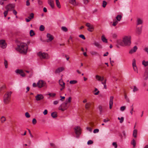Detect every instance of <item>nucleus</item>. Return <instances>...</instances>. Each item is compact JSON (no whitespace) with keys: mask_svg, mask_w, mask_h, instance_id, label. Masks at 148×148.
<instances>
[{"mask_svg":"<svg viewBox=\"0 0 148 148\" xmlns=\"http://www.w3.org/2000/svg\"><path fill=\"white\" fill-rule=\"evenodd\" d=\"M56 4L57 7L60 8H61V5L60 3L58 0H56Z\"/></svg>","mask_w":148,"mask_h":148,"instance_id":"obj_30","label":"nucleus"},{"mask_svg":"<svg viewBox=\"0 0 148 148\" xmlns=\"http://www.w3.org/2000/svg\"><path fill=\"white\" fill-rule=\"evenodd\" d=\"M47 39L46 40V41L48 42H51L54 38L53 35L49 33L47 34Z\"/></svg>","mask_w":148,"mask_h":148,"instance_id":"obj_8","label":"nucleus"},{"mask_svg":"<svg viewBox=\"0 0 148 148\" xmlns=\"http://www.w3.org/2000/svg\"><path fill=\"white\" fill-rule=\"evenodd\" d=\"M95 78L96 79L99 81H102L104 79L103 77H101L98 75H96Z\"/></svg>","mask_w":148,"mask_h":148,"instance_id":"obj_20","label":"nucleus"},{"mask_svg":"<svg viewBox=\"0 0 148 148\" xmlns=\"http://www.w3.org/2000/svg\"><path fill=\"white\" fill-rule=\"evenodd\" d=\"M51 116L53 118H55L57 117V113L56 112H54L51 113Z\"/></svg>","mask_w":148,"mask_h":148,"instance_id":"obj_27","label":"nucleus"},{"mask_svg":"<svg viewBox=\"0 0 148 148\" xmlns=\"http://www.w3.org/2000/svg\"><path fill=\"white\" fill-rule=\"evenodd\" d=\"M14 7L15 5L14 4H10L7 6L6 8L7 10L9 11L12 8H14Z\"/></svg>","mask_w":148,"mask_h":148,"instance_id":"obj_17","label":"nucleus"},{"mask_svg":"<svg viewBox=\"0 0 148 148\" xmlns=\"http://www.w3.org/2000/svg\"><path fill=\"white\" fill-rule=\"evenodd\" d=\"M90 54L92 56L96 55H98V53L97 52L95 51H92L90 52Z\"/></svg>","mask_w":148,"mask_h":148,"instance_id":"obj_33","label":"nucleus"},{"mask_svg":"<svg viewBox=\"0 0 148 148\" xmlns=\"http://www.w3.org/2000/svg\"><path fill=\"white\" fill-rule=\"evenodd\" d=\"M144 50L147 52V53L148 54V48L147 47H146L144 49Z\"/></svg>","mask_w":148,"mask_h":148,"instance_id":"obj_64","label":"nucleus"},{"mask_svg":"<svg viewBox=\"0 0 148 148\" xmlns=\"http://www.w3.org/2000/svg\"><path fill=\"white\" fill-rule=\"evenodd\" d=\"M64 68L63 67H61L58 68L55 71V73H60L63 71Z\"/></svg>","mask_w":148,"mask_h":148,"instance_id":"obj_19","label":"nucleus"},{"mask_svg":"<svg viewBox=\"0 0 148 148\" xmlns=\"http://www.w3.org/2000/svg\"><path fill=\"white\" fill-rule=\"evenodd\" d=\"M117 37V35L116 34H112V37L114 38H116Z\"/></svg>","mask_w":148,"mask_h":148,"instance_id":"obj_56","label":"nucleus"},{"mask_svg":"<svg viewBox=\"0 0 148 148\" xmlns=\"http://www.w3.org/2000/svg\"><path fill=\"white\" fill-rule=\"evenodd\" d=\"M77 83V81L75 80H71L70 81V84H75Z\"/></svg>","mask_w":148,"mask_h":148,"instance_id":"obj_41","label":"nucleus"},{"mask_svg":"<svg viewBox=\"0 0 148 148\" xmlns=\"http://www.w3.org/2000/svg\"><path fill=\"white\" fill-rule=\"evenodd\" d=\"M36 100L37 101H39L44 98L42 94H37L35 97Z\"/></svg>","mask_w":148,"mask_h":148,"instance_id":"obj_12","label":"nucleus"},{"mask_svg":"<svg viewBox=\"0 0 148 148\" xmlns=\"http://www.w3.org/2000/svg\"><path fill=\"white\" fill-rule=\"evenodd\" d=\"M86 25L88 27V30L90 32H92L93 30V27L92 25H91L89 23H87L86 24Z\"/></svg>","mask_w":148,"mask_h":148,"instance_id":"obj_13","label":"nucleus"},{"mask_svg":"<svg viewBox=\"0 0 148 148\" xmlns=\"http://www.w3.org/2000/svg\"><path fill=\"white\" fill-rule=\"evenodd\" d=\"M86 129L87 130H88L90 132H91L92 130V129L91 128L89 127H87Z\"/></svg>","mask_w":148,"mask_h":148,"instance_id":"obj_62","label":"nucleus"},{"mask_svg":"<svg viewBox=\"0 0 148 148\" xmlns=\"http://www.w3.org/2000/svg\"><path fill=\"white\" fill-rule=\"evenodd\" d=\"M30 35L31 36H32L35 35V33L32 30L30 31Z\"/></svg>","mask_w":148,"mask_h":148,"instance_id":"obj_42","label":"nucleus"},{"mask_svg":"<svg viewBox=\"0 0 148 148\" xmlns=\"http://www.w3.org/2000/svg\"><path fill=\"white\" fill-rule=\"evenodd\" d=\"M13 14L15 15H16L17 14V12L16 11V10H13Z\"/></svg>","mask_w":148,"mask_h":148,"instance_id":"obj_63","label":"nucleus"},{"mask_svg":"<svg viewBox=\"0 0 148 148\" xmlns=\"http://www.w3.org/2000/svg\"><path fill=\"white\" fill-rule=\"evenodd\" d=\"M68 107V104L65 102L63 103L61 106L59 107V109L61 110L62 111H64Z\"/></svg>","mask_w":148,"mask_h":148,"instance_id":"obj_5","label":"nucleus"},{"mask_svg":"<svg viewBox=\"0 0 148 148\" xmlns=\"http://www.w3.org/2000/svg\"><path fill=\"white\" fill-rule=\"evenodd\" d=\"M37 86L39 88H41L45 86V83L42 80H39L37 83Z\"/></svg>","mask_w":148,"mask_h":148,"instance_id":"obj_9","label":"nucleus"},{"mask_svg":"<svg viewBox=\"0 0 148 148\" xmlns=\"http://www.w3.org/2000/svg\"><path fill=\"white\" fill-rule=\"evenodd\" d=\"M142 30V27H137L136 30V33L139 35L141 33Z\"/></svg>","mask_w":148,"mask_h":148,"instance_id":"obj_21","label":"nucleus"},{"mask_svg":"<svg viewBox=\"0 0 148 148\" xmlns=\"http://www.w3.org/2000/svg\"><path fill=\"white\" fill-rule=\"evenodd\" d=\"M28 132H29V134H30V136H31V137L32 138H33V135L31 134L30 130L29 129H28Z\"/></svg>","mask_w":148,"mask_h":148,"instance_id":"obj_59","label":"nucleus"},{"mask_svg":"<svg viewBox=\"0 0 148 148\" xmlns=\"http://www.w3.org/2000/svg\"><path fill=\"white\" fill-rule=\"evenodd\" d=\"M131 144L133 145L134 147H135L136 145V142L135 140L134 139H133L131 141Z\"/></svg>","mask_w":148,"mask_h":148,"instance_id":"obj_35","label":"nucleus"},{"mask_svg":"<svg viewBox=\"0 0 148 148\" xmlns=\"http://www.w3.org/2000/svg\"><path fill=\"white\" fill-rule=\"evenodd\" d=\"M6 121V119L5 116H2L1 118V122L2 123H3Z\"/></svg>","mask_w":148,"mask_h":148,"instance_id":"obj_31","label":"nucleus"},{"mask_svg":"<svg viewBox=\"0 0 148 148\" xmlns=\"http://www.w3.org/2000/svg\"><path fill=\"white\" fill-rule=\"evenodd\" d=\"M91 105V103L90 102L87 103L85 105V107L86 109H88L90 107Z\"/></svg>","mask_w":148,"mask_h":148,"instance_id":"obj_26","label":"nucleus"},{"mask_svg":"<svg viewBox=\"0 0 148 148\" xmlns=\"http://www.w3.org/2000/svg\"><path fill=\"white\" fill-rule=\"evenodd\" d=\"M93 143V142L92 140H89V141H88V142H87V144L88 145H90V144H92Z\"/></svg>","mask_w":148,"mask_h":148,"instance_id":"obj_53","label":"nucleus"},{"mask_svg":"<svg viewBox=\"0 0 148 148\" xmlns=\"http://www.w3.org/2000/svg\"><path fill=\"white\" fill-rule=\"evenodd\" d=\"M147 74V75L148 76V67L147 68L145 72V75Z\"/></svg>","mask_w":148,"mask_h":148,"instance_id":"obj_58","label":"nucleus"},{"mask_svg":"<svg viewBox=\"0 0 148 148\" xmlns=\"http://www.w3.org/2000/svg\"><path fill=\"white\" fill-rule=\"evenodd\" d=\"M131 110L130 112V113H131V114H133V110L134 108L133 107V106L132 105L131 106Z\"/></svg>","mask_w":148,"mask_h":148,"instance_id":"obj_57","label":"nucleus"},{"mask_svg":"<svg viewBox=\"0 0 148 148\" xmlns=\"http://www.w3.org/2000/svg\"><path fill=\"white\" fill-rule=\"evenodd\" d=\"M48 2L52 8H53L54 7V4L53 0H48Z\"/></svg>","mask_w":148,"mask_h":148,"instance_id":"obj_18","label":"nucleus"},{"mask_svg":"<svg viewBox=\"0 0 148 148\" xmlns=\"http://www.w3.org/2000/svg\"><path fill=\"white\" fill-rule=\"evenodd\" d=\"M125 106H122L120 108V110L121 111H123L125 110Z\"/></svg>","mask_w":148,"mask_h":148,"instance_id":"obj_49","label":"nucleus"},{"mask_svg":"<svg viewBox=\"0 0 148 148\" xmlns=\"http://www.w3.org/2000/svg\"><path fill=\"white\" fill-rule=\"evenodd\" d=\"M7 45L4 40H1L0 41V47L3 49L6 48Z\"/></svg>","mask_w":148,"mask_h":148,"instance_id":"obj_11","label":"nucleus"},{"mask_svg":"<svg viewBox=\"0 0 148 148\" xmlns=\"http://www.w3.org/2000/svg\"><path fill=\"white\" fill-rule=\"evenodd\" d=\"M34 14L33 13H31L28 17V18L30 19H32L34 18Z\"/></svg>","mask_w":148,"mask_h":148,"instance_id":"obj_37","label":"nucleus"},{"mask_svg":"<svg viewBox=\"0 0 148 148\" xmlns=\"http://www.w3.org/2000/svg\"><path fill=\"white\" fill-rule=\"evenodd\" d=\"M75 132L77 136H79L81 134V129L79 126L75 127L74 128Z\"/></svg>","mask_w":148,"mask_h":148,"instance_id":"obj_7","label":"nucleus"},{"mask_svg":"<svg viewBox=\"0 0 148 148\" xmlns=\"http://www.w3.org/2000/svg\"><path fill=\"white\" fill-rule=\"evenodd\" d=\"M99 132V130L97 129H95L93 131V132L94 133H96L98 132Z\"/></svg>","mask_w":148,"mask_h":148,"instance_id":"obj_55","label":"nucleus"},{"mask_svg":"<svg viewBox=\"0 0 148 148\" xmlns=\"http://www.w3.org/2000/svg\"><path fill=\"white\" fill-rule=\"evenodd\" d=\"M84 3L85 4H87L88 2V0H84Z\"/></svg>","mask_w":148,"mask_h":148,"instance_id":"obj_61","label":"nucleus"},{"mask_svg":"<svg viewBox=\"0 0 148 148\" xmlns=\"http://www.w3.org/2000/svg\"><path fill=\"white\" fill-rule=\"evenodd\" d=\"M131 37L130 36H125L123 38V42L120 43V45L122 46H130L131 44Z\"/></svg>","mask_w":148,"mask_h":148,"instance_id":"obj_2","label":"nucleus"},{"mask_svg":"<svg viewBox=\"0 0 148 148\" xmlns=\"http://www.w3.org/2000/svg\"><path fill=\"white\" fill-rule=\"evenodd\" d=\"M143 23V21L140 18H138L137 19V25L142 24Z\"/></svg>","mask_w":148,"mask_h":148,"instance_id":"obj_25","label":"nucleus"},{"mask_svg":"<svg viewBox=\"0 0 148 148\" xmlns=\"http://www.w3.org/2000/svg\"><path fill=\"white\" fill-rule=\"evenodd\" d=\"M38 54L41 58H47L48 54L47 53L40 52L38 53Z\"/></svg>","mask_w":148,"mask_h":148,"instance_id":"obj_6","label":"nucleus"},{"mask_svg":"<svg viewBox=\"0 0 148 148\" xmlns=\"http://www.w3.org/2000/svg\"><path fill=\"white\" fill-rule=\"evenodd\" d=\"M37 123L36 120L35 119H33L32 120V123L33 124L35 125Z\"/></svg>","mask_w":148,"mask_h":148,"instance_id":"obj_48","label":"nucleus"},{"mask_svg":"<svg viewBox=\"0 0 148 148\" xmlns=\"http://www.w3.org/2000/svg\"><path fill=\"white\" fill-rule=\"evenodd\" d=\"M107 3L105 1H103V5L102 6L103 8H105L106 7V5H107Z\"/></svg>","mask_w":148,"mask_h":148,"instance_id":"obj_44","label":"nucleus"},{"mask_svg":"<svg viewBox=\"0 0 148 148\" xmlns=\"http://www.w3.org/2000/svg\"><path fill=\"white\" fill-rule=\"evenodd\" d=\"M47 110H45L43 112V113L44 115H46L47 114Z\"/></svg>","mask_w":148,"mask_h":148,"instance_id":"obj_60","label":"nucleus"},{"mask_svg":"<svg viewBox=\"0 0 148 148\" xmlns=\"http://www.w3.org/2000/svg\"><path fill=\"white\" fill-rule=\"evenodd\" d=\"M79 37L81 38H82V39L85 40L86 39L84 36L82 34H80L79 36Z\"/></svg>","mask_w":148,"mask_h":148,"instance_id":"obj_47","label":"nucleus"},{"mask_svg":"<svg viewBox=\"0 0 148 148\" xmlns=\"http://www.w3.org/2000/svg\"><path fill=\"white\" fill-rule=\"evenodd\" d=\"M71 97H69L68 99H66L65 102L67 103L68 104V103H70L71 101Z\"/></svg>","mask_w":148,"mask_h":148,"instance_id":"obj_38","label":"nucleus"},{"mask_svg":"<svg viewBox=\"0 0 148 148\" xmlns=\"http://www.w3.org/2000/svg\"><path fill=\"white\" fill-rule=\"evenodd\" d=\"M142 64L145 66H148V61H145V60H143L142 62Z\"/></svg>","mask_w":148,"mask_h":148,"instance_id":"obj_32","label":"nucleus"},{"mask_svg":"<svg viewBox=\"0 0 148 148\" xmlns=\"http://www.w3.org/2000/svg\"><path fill=\"white\" fill-rule=\"evenodd\" d=\"M118 119L119 120H120V123H122L124 121V118L123 117H122L121 118L118 117Z\"/></svg>","mask_w":148,"mask_h":148,"instance_id":"obj_39","label":"nucleus"},{"mask_svg":"<svg viewBox=\"0 0 148 148\" xmlns=\"http://www.w3.org/2000/svg\"><path fill=\"white\" fill-rule=\"evenodd\" d=\"M59 84L62 86L63 87V88L65 87V83L64 82L62 79H60L59 81Z\"/></svg>","mask_w":148,"mask_h":148,"instance_id":"obj_22","label":"nucleus"},{"mask_svg":"<svg viewBox=\"0 0 148 148\" xmlns=\"http://www.w3.org/2000/svg\"><path fill=\"white\" fill-rule=\"evenodd\" d=\"M12 93L11 91L7 92L4 95L3 102L5 104H8L10 102Z\"/></svg>","mask_w":148,"mask_h":148,"instance_id":"obj_3","label":"nucleus"},{"mask_svg":"<svg viewBox=\"0 0 148 148\" xmlns=\"http://www.w3.org/2000/svg\"><path fill=\"white\" fill-rule=\"evenodd\" d=\"M8 11L7 10L4 11V15L5 17L7 16L8 13Z\"/></svg>","mask_w":148,"mask_h":148,"instance_id":"obj_52","label":"nucleus"},{"mask_svg":"<svg viewBox=\"0 0 148 148\" xmlns=\"http://www.w3.org/2000/svg\"><path fill=\"white\" fill-rule=\"evenodd\" d=\"M114 97L113 96H111L110 98V102H109V108L110 109H111L113 105V99Z\"/></svg>","mask_w":148,"mask_h":148,"instance_id":"obj_14","label":"nucleus"},{"mask_svg":"<svg viewBox=\"0 0 148 148\" xmlns=\"http://www.w3.org/2000/svg\"><path fill=\"white\" fill-rule=\"evenodd\" d=\"M137 130L135 129L134 130L133 136L135 138L137 137Z\"/></svg>","mask_w":148,"mask_h":148,"instance_id":"obj_28","label":"nucleus"},{"mask_svg":"<svg viewBox=\"0 0 148 148\" xmlns=\"http://www.w3.org/2000/svg\"><path fill=\"white\" fill-rule=\"evenodd\" d=\"M137 47L136 46H134L133 48L129 52V53L132 54L135 52L137 49Z\"/></svg>","mask_w":148,"mask_h":148,"instance_id":"obj_16","label":"nucleus"},{"mask_svg":"<svg viewBox=\"0 0 148 148\" xmlns=\"http://www.w3.org/2000/svg\"><path fill=\"white\" fill-rule=\"evenodd\" d=\"M112 145L114 146L115 148H116L117 147V145L116 142H113L112 143Z\"/></svg>","mask_w":148,"mask_h":148,"instance_id":"obj_51","label":"nucleus"},{"mask_svg":"<svg viewBox=\"0 0 148 148\" xmlns=\"http://www.w3.org/2000/svg\"><path fill=\"white\" fill-rule=\"evenodd\" d=\"M25 71L26 73L29 74V77H31L32 76L33 73V72L32 70H30L29 71L25 70Z\"/></svg>","mask_w":148,"mask_h":148,"instance_id":"obj_23","label":"nucleus"},{"mask_svg":"<svg viewBox=\"0 0 148 148\" xmlns=\"http://www.w3.org/2000/svg\"><path fill=\"white\" fill-rule=\"evenodd\" d=\"M99 110L101 113H102V107L101 106H100L99 107Z\"/></svg>","mask_w":148,"mask_h":148,"instance_id":"obj_54","label":"nucleus"},{"mask_svg":"<svg viewBox=\"0 0 148 148\" xmlns=\"http://www.w3.org/2000/svg\"><path fill=\"white\" fill-rule=\"evenodd\" d=\"M61 29L64 32H67L68 30L67 28L65 27L62 26L61 28Z\"/></svg>","mask_w":148,"mask_h":148,"instance_id":"obj_36","label":"nucleus"},{"mask_svg":"<svg viewBox=\"0 0 148 148\" xmlns=\"http://www.w3.org/2000/svg\"><path fill=\"white\" fill-rule=\"evenodd\" d=\"M134 89L133 90V91L134 92H135L137 91L138 90V89L136 86H134Z\"/></svg>","mask_w":148,"mask_h":148,"instance_id":"obj_50","label":"nucleus"},{"mask_svg":"<svg viewBox=\"0 0 148 148\" xmlns=\"http://www.w3.org/2000/svg\"><path fill=\"white\" fill-rule=\"evenodd\" d=\"M94 45L97 47L99 48H101L102 47L101 45H100L98 42L95 41L94 42Z\"/></svg>","mask_w":148,"mask_h":148,"instance_id":"obj_24","label":"nucleus"},{"mask_svg":"<svg viewBox=\"0 0 148 148\" xmlns=\"http://www.w3.org/2000/svg\"><path fill=\"white\" fill-rule=\"evenodd\" d=\"M122 18V16L120 15H118L116 17V19H114L113 20V23L112 25L113 26H116L118 23V22L120 21Z\"/></svg>","mask_w":148,"mask_h":148,"instance_id":"obj_4","label":"nucleus"},{"mask_svg":"<svg viewBox=\"0 0 148 148\" xmlns=\"http://www.w3.org/2000/svg\"><path fill=\"white\" fill-rule=\"evenodd\" d=\"M48 95L50 97H54L56 95V94L54 93H50Z\"/></svg>","mask_w":148,"mask_h":148,"instance_id":"obj_46","label":"nucleus"},{"mask_svg":"<svg viewBox=\"0 0 148 148\" xmlns=\"http://www.w3.org/2000/svg\"><path fill=\"white\" fill-rule=\"evenodd\" d=\"M16 73L20 74L22 77H24L25 76V74L24 73L22 70L17 69L16 71Z\"/></svg>","mask_w":148,"mask_h":148,"instance_id":"obj_10","label":"nucleus"},{"mask_svg":"<svg viewBox=\"0 0 148 148\" xmlns=\"http://www.w3.org/2000/svg\"><path fill=\"white\" fill-rule=\"evenodd\" d=\"M102 40L104 42L107 43L108 41L107 39L104 37V36H102L101 37Z\"/></svg>","mask_w":148,"mask_h":148,"instance_id":"obj_29","label":"nucleus"},{"mask_svg":"<svg viewBox=\"0 0 148 148\" xmlns=\"http://www.w3.org/2000/svg\"><path fill=\"white\" fill-rule=\"evenodd\" d=\"M28 49V46L25 43L21 42L20 45H18L16 49L21 53L25 54L27 52Z\"/></svg>","mask_w":148,"mask_h":148,"instance_id":"obj_1","label":"nucleus"},{"mask_svg":"<svg viewBox=\"0 0 148 148\" xmlns=\"http://www.w3.org/2000/svg\"><path fill=\"white\" fill-rule=\"evenodd\" d=\"M39 29L41 31H44L45 30L44 26L43 25H41Z\"/></svg>","mask_w":148,"mask_h":148,"instance_id":"obj_40","label":"nucleus"},{"mask_svg":"<svg viewBox=\"0 0 148 148\" xmlns=\"http://www.w3.org/2000/svg\"><path fill=\"white\" fill-rule=\"evenodd\" d=\"M4 64L5 66V67L6 68H8V62L6 60H4Z\"/></svg>","mask_w":148,"mask_h":148,"instance_id":"obj_43","label":"nucleus"},{"mask_svg":"<svg viewBox=\"0 0 148 148\" xmlns=\"http://www.w3.org/2000/svg\"><path fill=\"white\" fill-rule=\"evenodd\" d=\"M25 116L27 118H29L30 117V116L28 112H26L25 113Z\"/></svg>","mask_w":148,"mask_h":148,"instance_id":"obj_45","label":"nucleus"},{"mask_svg":"<svg viewBox=\"0 0 148 148\" xmlns=\"http://www.w3.org/2000/svg\"><path fill=\"white\" fill-rule=\"evenodd\" d=\"M69 2L70 3L74 5H76V2L75 0H70Z\"/></svg>","mask_w":148,"mask_h":148,"instance_id":"obj_34","label":"nucleus"},{"mask_svg":"<svg viewBox=\"0 0 148 148\" xmlns=\"http://www.w3.org/2000/svg\"><path fill=\"white\" fill-rule=\"evenodd\" d=\"M132 66L134 69V70L137 72L138 73V70L137 67L136 66V60L135 59H134L133 60V62L132 63Z\"/></svg>","mask_w":148,"mask_h":148,"instance_id":"obj_15","label":"nucleus"}]
</instances>
